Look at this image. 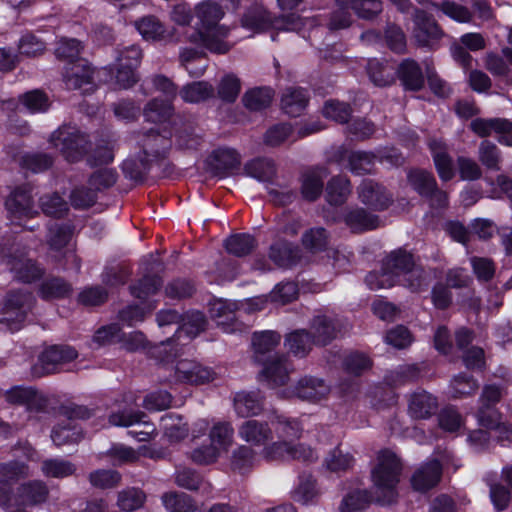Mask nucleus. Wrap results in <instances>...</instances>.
Returning a JSON list of instances; mask_svg holds the SVG:
<instances>
[{
	"instance_id": "1",
	"label": "nucleus",
	"mask_w": 512,
	"mask_h": 512,
	"mask_svg": "<svg viewBox=\"0 0 512 512\" xmlns=\"http://www.w3.org/2000/svg\"><path fill=\"white\" fill-rule=\"evenodd\" d=\"M365 281L371 290L401 285L411 292H420L429 285L428 274L406 250L397 249L388 254L379 272H370Z\"/></svg>"
},
{
	"instance_id": "2",
	"label": "nucleus",
	"mask_w": 512,
	"mask_h": 512,
	"mask_svg": "<svg viewBox=\"0 0 512 512\" xmlns=\"http://www.w3.org/2000/svg\"><path fill=\"white\" fill-rule=\"evenodd\" d=\"M377 461L372 470V481L377 490L383 493V498H379V502L390 504L397 495L395 489L400 479L402 465L397 456L389 450L379 452Z\"/></svg>"
},
{
	"instance_id": "3",
	"label": "nucleus",
	"mask_w": 512,
	"mask_h": 512,
	"mask_svg": "<svg viewBox=\"0 0 512 512\" xmlns=\"http://www.w3.org/2000/svg\"><path fill=\"white\" fill-rule=\"evenodd\" d=\"M49 142L70 163L82 160L91 149L88 136L72 126L59 127L50 135Z\"/></svg>"
},
{
	"instance_id": "4",
	"label": "nucleus",
	"mask_w": 512,
	"mask_h": 512,
	"mask_svg": "<svg viewBox=\"0 0 512 512\" xmlns=\"http://www.w3.org/2000/svg\"><path fill=\"white\" fill-rule=\"evenodd\" d=\"M242 26L255 31L273 28L282 31H299L304 20L296 14L272 18L262 6H254L246 11L242 17Z\"/></svg>"
},
{
	"instance_id": "5",
	"label": "nucleus",
	"mask_w": 512,
	"mask_h": 512,
	"mask_svg": "<svg viewBox=\"0 0 512 512\" xmlns=\"http://www.w3.org/2000/svg\"><path fill=\"white\" fill-rule=\"evenodd\" d=\"M32 293L13 290L7 293L0 311V323L6 324L12 331L19 330L34 305Z\"/></svg>"
},
{
	"instance_id": "6",
	"label": "nucleus",
	"mask_w": 512,
	"mask_h": 512,
	"mask_svg": "<svg viewBox=\"0 0 512 512\" xmlns=\"http://www.w3.org/2000/svg\"><path fill=\"white\" fill-rule=\"evenodd\" d=\"M91 414V411L84 406L64 408L63 415L65 419L61 420L52 430L51 438L54 444L63 446L80 441L82 435L73 421L77 419H88Z\"/></svg>"
},
{
	"instance_id": "7",
	"label": "nucleus",
	"mask_w": 512,
	"mask_h": 512,
	"mask_svg": "<svg viewBox=\"0 0 512 512\" xmlns=\"http://www.w3.org/2000/svg\"><path fill=\"white\" fill-rule=\"evenodd\" d=\"M31 184H22L15 187L5 201V207L12 221L21 225L24 219H31L38 215L32 195Z\"/></svg>"
},
{
	"instance_id": "8",
	"label": "nucleus",
	"mask_w": 512,
	"mask_h": 512,
	"mask_svg": "<svg viewBox=\"0 0 512 512\" xmlns=\"http://www.w3.org/2000/svg\"><path fill=\"white\" fill-rule=\"evenodd\" d=\"M262 455L267 460L291 459L312 463L318 459L315 450L304 444H293L283 440L271 443L262 451Z\"/></svg>"
},
{
	"instance_id": "9",
	"label": "nucleus",
	"mask_w": 512,
	"mask_h": 512,
	"mask_svg": "<svg viewBox=\"0 0 512 512\" xmlns=\"http://www.w3.org/2000/svg\"><path fill=\"white\" fill-rule=\"evenodd\" d=\"M133 140L139 147V155L151 161L153 164L166 158L170 148V140L158 131L150 129L146 132H137Z\"/></svg>"
},
{
	"instance_id": "10",
	"label": "nucleus",
	"mask_w": 512,
	"mask_h": 512,
	"mask_svg": "<svg viewBox=\"0 0 512 512\" xmlns=\"http://www.w3.org/2000/svg\"><path fill=\"white\" fill-rule=\"evenodd\" d=\"M229 34L230 28L228 26H216L204 30H196L188 36V41L193 44H200L211 53L226 54L233 47V44L228 41Z\"/></svg>"
},
{
	"instance_id": "11",
	"label": "nucleus",
	"mask_w": 512,
	"mask_h": 512,
	"mask_svg": "<svg viewBox=\"0 0 512 512\" xmlns=\"http://www.w3.org/2000/svg\"><path fill=\"white\" fill-rule=\"evenodd\" d=\"M4 260L14 277L24 283L34 282L44 273L43 269L28 257V253L19 248H15L12 253L5 255Z\"/></svg>"
},
{
	"instance_id": "12",
	"label": "nucleus",
	"mask_w": 512,
	"mask_h": 512,
	"mask_svg": "<svg viewBox=\"0 0 512 512\" xmlns=\"http://www.w3.org/2000/svg\"><path fill=\"white\" fill-rule=\"evenodd\" d=\"M479 137L496 136L504 145L512 146V122L503 118H476L469 125Z\"/></svg>"
},
{
	"instance_id": "13",
	"label": "nucleus",
	"mask_w": 512,
	"mask_h": 512,
	"mask_svg": "<svg viewBox=\"0 0 512 512\" xmlns=\"http://www.w3.org/2000/svg\"><path fill=\"white\" fill-rule=\"evenodd\" d=\"M181 323V326L177 329L172 338L162 341L159 346L153 348V355H160L162 352H167V348L171 347L174 342L180 340L183 334L189 339L196 337L204 330L206 320L202 312L193 311L182 316Z\"/></svg>"
},
{
	"instance_id": "14",
	"label": "nucleus",
	"mask_w": 512,
	"mask_h": 512,
	"mask_svg": "<svg viewBox=\"0 0 512 512\" xmlns=\"http://www.w3.org/2000/svg\"><path fill=\"white\" fill-rule=\"evenodd\" d=\"M415 28L414 38L421 47L432 45L444 36V32L432 15L416 9L413 16Z\"/></svg>"
},
{
	"instance_id": "15",
	"label": "nucleus",
	"mask_w": 512,
	"mask_h": 512,
	"mask_svg": "<svg viewBox=\"0 0 512 512\" xmlns=\"http://www.w3.org/2000/svg\"><path fill=\"white\" fill-rule=\"evenodd\" d=\"M216 373L196 361L183 359L174 367V380L193 385H202L213 381Z\"/></svg>"
},
{
	"instance_id": "16",
	"label": "nucleus",
	"mask_w": 512,
	"mask_h": 512,
	"mask_svg": "<svg viewBox=\"0 0 512 512\" xmlns=\"http://www.w3.org/2000/svg\"><path fill=\"white\" fill-rule=\"evenodd\" d=\"M262 363L264 368L261 376L272 388L285 385L290 378V373L294 371L292 363L284 355L269 356Z\"/></svg>"
},
{
	"instance_id": "17",
	"label": "nucleus",
	"mask_w": 512,
	"mask_h": 512,
	"mask_svg": "<svg viewBox=\"0 0 512 512\" xmlns=\"http://www.w3.org/2000/svg\"><path fill=\"white\" fill-rule=\"evenodd\" d=\"M442 477V465L437 459L421 464L412 474L410 482L415 491L424 493L438 485Z\"/></svg>"
},
{
	"instance_id": "18",
	"label": "nucleus",
	"mask_w": 512,
	"mask_h": 512,
	"mask_svg": "<svg viewBox=\"0 0 512 512\" xmlns=\"http://www.w3.org/2000/svg\"><path fill=\"white\" fill-rule=\"evenodd\" d=\"M7 402L26 406L31 412H40L46 409L48 401L33 387L15 386L5 392Z\"/></svg>"
},
{
	"instance_id": "19",
	"label": "nucleus",
	"mask_w": 512,
	"mask_h": 512,
	"mask_svg": "<svg viewBox=\"0 0 512 512\" xmlns=\"http://www.w3.org/2000/svg\"><path fill=\"white\" fill-rule=\"evenodd\" d=\"M358 196L362 203L375 210H384L392 202V195L386 188L371 179L362 181L358 187Z\"/></svg>"
},
{
	"instance_id": "20",
	"label": "nucleus",
	"mask_w": 512,
	"mask_h": 512,
	"mask_svg": "<svg viewBox=\"0 0 512 512\" xmlns=\"http://www.w3.org/2000/svg\"><path fill=\"white\" fill-rule=\"evenodd\" d=\"M330 393V387L324 380L312 376L301 378L291 391V396H295L303 401L312 403L325 399Z\"/></svg>"
},
{
	"instance_id": "21",
	"label": "nucleus",
	"mask_w": 512,
	"mask_h": 512,
	"mask_svg": "<svg viewBox=\"0 0 512 512\" xmlns=\"http://www.w3.org/2000/svg\"><path fill=\"white\" fill-rule=\"evenodd\" d=\"M239 437L251 446H264L273 439V431L267 422L250 419L238 428Z\"/></svg>"
},
{
	"instance_id": "22",
	"label": "nucleus",
	"mask_w": 512,
	"mask_h": 512,
	"mask_svg": "<svg viewBox=\"0 0 512 512\" xmlns=\"http://www.w3.org/2000/svg\"><path fill=\"white\" fill-rule=\"evenodd\" d=\"M78 356L77 351L69 346H51L41 353L38 364L42 374H50L57 371L58 366L71 362Z\"/></svg>"
},
{
	"instance_id": "23",
	"label": "nucleus",
	"mask_w": 512,
	"mask_h": 512,
	"mask_svg": "<svg viewBox=\"0 0 512 512\" xmlns=\"http://www.w3.org/2000/svg\"><path fill=\"white\" fill-rule=\"evenodd\" d=\"M329 171L326 167L316 166L305 170L301 175V194L308 201H315L323 192L324 181Z\"/></svg>"
},
{
	"instance_id": "24",
	"label": "nucleus",
	"mask_w": 512,
	"mask_h": 512,
	"mask_svg": "<svg viewBox=\"0 0 512 512\" xmlns=\"http://www.w3.org/2000/svg\"><path fill=\"white\" fill-rule=\"evenodd\" d=\"M63 79L67 89H81L85 85L92 84L93 69L87 60L77 59L76 62L67 64Z\"/></svg>"
},
{
	"instance_id": "25",
	"label": "nucleus",
	"mask_w": 512,
	"mask_h": 512,
	"mask_svg": "<svg viewBox=\"0 0 512 512\" xmlns=\"http://www.w3.org/2000/svg\"><path fill=\"white\" fill-rule=\"evenodd\" d=\"M438 400L426 391L411 394L408 400V414L415 420H426L438 411Z\"/></svg>"
},
{
	"instance_id": "26",
	"label": "nucleus",
	"mask_w": 512,
	"mask_h": 512,
	"mask_svg": "<svg viewBox=\"0 0 512 512\" xmlns=\"http://www.w3.org/2000/svg\"><path fill=\"white\" fill-rule=\"evenodd\" d=\"M194 14L197 19L196 30H204L222 26L220 21L224 17L225 12L218 3L205 0L195 5Z\"/></svg>"
},
{
	"instance_id": "27",
	"label": "nucleus",
	"mask_w": 512,
	"mask_h": 512,
	"mask_svg": "<svg viewBox=\"0 0 512 512\" xmlns=\"http://www.w3.org/2000/svg\"><path fill=\"white\" fill-rule=\"evenodd\" d=\"M268 256L277 267L288 268L299 261L300 250L286 240H277L269 247Z\"/></svg>"
},
{
	"instance_id": "28",
	"label": "nucleus",
	"mask_w": 512,
	"mask_h": 512,
	"mask_svg": "<svg viewBox=\"0 0 512 512\" xmlns=\"http://www.w3.org/2000/svg\"><path fill=\"white\" fill-rule=\"evenodd\" d=\"M339 332V325L335 319L326 315H318L313 318L310 325V333L315 345H327Z\"/></svg>"
},
{
	"instance_id": "29",
	"label": "nucleus",
	"mask_w": 512,
	"mask_h": 512,
	"mask_svg": "<svg viewBox=\"0 0 512 512\" xmlns=\"http://www.w3.org/2000/svg\"><path fill=\"white\" fill-rule=\"evenodd\" d=\"M175 483L184 489L210 494L212 485L206 481L196 470L188 467L178 468L175 473Z\"/></svg>"
},
{
	"instance_id": "30",
	"label": "nucleus",
	"mask_w": 512,
	"mask_h": 512,
	"mask_svg": "<svg viewBox=\"0 0 512 512\" xmlns=\"http://www.w3.org/2000/svg\"><path fill=\"white\" fill-rule=\"evenodd\" d=\"M72 236V230L67 225L53 224L48 228L47 243L49 249L54 253V257L58 258V254L66 257L73 256V253L66 249Z\"/></svg>"
},
{
	"instance_id": "31",
	"label": "nucleus",
	"mask_w": 512,
	"mask_h": 512,
	"mask_svg": "<svg viewBox=\"0 0 512 512\" xmlns=\"http://www.w3.org/2000/svg\"><path fill=\"white\" fill-rule=\"evenodd\" d=\"M429 148L432 152L439 177L443 181L451 180L454 176V169L446 145L442 141L433 139L429 141Z\"/></svg>"
},
{
	"instance_id": "32",
	"label": "nucleus",
	"mask_w": 512,
	"mask_h": 512,
	"mask_svg": "<svg viewBox=\"0 0 512 512\" xmlns=\"http://www.w3.org/2000/svg\"><path fill=\"white\" fill-rule=\"evenodd\" d=\"M398 77L407 90L418 91L424 85L422 70L418 63L411 59H406L399 65Z\"/></svg>"
},
{
	"instance_id": "33",
	"label": "nucleus",
	"mask_w": 512,
	"mask_h": 512,
	"mask_svg": "<svg viewBox=\"0 0 512 512\" xmlns=\"http://www.w3.org/2000/svg\"><path fill=\"white\" fill-rule=\"evenodd\" d=\"M234 409L240 417L259 414L263 409V401L259 392H238L234 396Z\"/></svg>"
},
{
	"instance_id": "34",
	"label": "nucleus",
	"mask_w": 512,
	"mask_h": 512,
	"mask_svg": "<svg viewBox=\"0 0 512 512\" xmlns=\"http://www.w3.org/2000/svg\"><path fill=\"white\" fill-rule=\"evenodd\" d=\"M72 287L65 279L60 277H47L39 286L38 294L44 300H54L68 297Z\"/></svg>"
},
{
	"instance_id": "35",
	"label": "nucleus",
	"mask_w": 512,
	"mask_h": 512,
	"mask_svg": "<svg viewBox=\"0 0 512 512\" xmlns=\"http://www.w3.org/2000/svg\"><path fill=\"white\" fill-rule=\"evenodd\" d=\"M307 104L308 94L302 88H287L281 98L282 109L292 117L299 116Z\"/></svg>"
},
{
	"instance_id": "36",
	"label": "nucleus",
	"mask_w": 512,
	"mask_h": 512,
	"mask_svg": "<svg viewBox=\"0 0 512 512\" xmlns=\"http://www.w3.org/2000/svg\"><path fill=\"white\" fill-rule=\"evenodd\" d=\"M344 221L353 232L375 229L379 225L378 217L363 208L349 210L344 216Z\"/></svg>"
},
{
	"instance_id": "37",
	"label": "nucleus",
	"mask_w": 512,
	"mask_h": 512,
	"mask_svg": "<svg viewBox=\"0 0 512 512\" xmlns=\"http://www.w3.org/2000/svg\"><path fill=\"white\" fill-rule=\"evenodd\" d=\"M210 442L220 451L227 452L234 440V428L228 421H216L208 433Z\"/></svg>"
},
{
	"instance_id": "38",
	"label": "nucleus",
	"mask_w": 512,
	"mask_h": 512,
	"mask_svg": "<svg viewBox=\"0 0 512 512\" xmlns=\"http://www.w3.org/2000/svg\"><path fill=\"white\" fill-rule=\"evenodd\" d=\"M172 101L154 98L143 109L145 120L152 123H164L173 115Z\"/></svg>"
},
{
	"instance_id": "39",
	"label": "nucleus",
	"mask_w": 512,
	"mask_h": 512,
	"mask_svg": "<svg viewBox=\"0 0 512 512\" xmlns=\"http://www.w3.org/2000/svg\"><path fill=\"white\" fill-rule=\"evenodd\" d=\"M274 91L269 87H256L247 90L242 98L244 106L250 111H261L270 106Z\"/></svg>"
},
{
	"instance_id": "40",
	"label": "nucleus",
	"mask_w": 512,
	"mask_h": 512,
	"mask_svg": "<svg viewBox=\"0 0 512 512\" xmlns=\"http://www.w3.org/2000/svg\"><path fill=\"white\" fill-rule=\"evenodd\" d=\"M280 340V334L274 331L254 333L252 344L256 361L261 363L266 361L265 355L273 351L279 345Z\"/></svg>"
},
{
	"instance_id": "41",
	"label": "nucleus",
	"mask_w": 512,
	"mask_h": 512,
	"mask_svg": "<svg viewBox=\"0 0 512 512\" xmlns=\"http://www.w3.org/2000/svg\"><path fill=\"white\" fill-rule=\"evenodd\" d=\"M161 428L170 442H178L187 437L189 427L180 415L166 414L161 418Z\"/></svg>"
},
{
	"instance_id": "42",
	"label": "nucleus",
	"mask_w": 512,
	"mask_h": 512,
	"mask_svg": "<svg viewBox=\"0 0 512 512\" xmlns=\"http://www.w3.org/2000/svg\"><path fill=\"white\" fill-rule=\"evenodd\" d=\"M244 171L247 176L263 182L271 181L276 175L275 163L269 158H255L248 161Z\"/></svg>"
},
{
	"instance_id": "43",
	"label": "nucleus",
	"mask_w": 512,
	"mask_h": 512,
	"mask_svg": "<svg viewBox=\"0 0 512 512\" xmlns=\"http://www.w3.org/2000/svg\"><path fill=\"white\" fill-rule=\"evenodd\" d=\"M239 154L233 149H218L213 154L212 165L217 175L224 176L240 166Z\"/></svg>"
},
{
	"instance_id": "44",
	"label": "nucleus",
	"mask_w": 512,
	"mask_h": 512,
	"mask_svg": "<svg viewBox=\"0 0 512 512\" xmlns=\"http://www.w3.org/2000/svg\"><path fill=\"white\" fill-rule=\"evenodd\" d=\"M146 501V494L137 487H127L117 494V506L124 512H132L141 508Z\"/></svg>"
},
{
	"instance_id": "45",
	"label": "nucleus",
	"mask_w": 512,
	"mask_h": 512,
	"mask_svg": "<svg viewBox=\"0 0 512 512\" xmlns=\"http://www.w3.org/2000/svg\"><path fill=\"white\" fill-rule=\"evenodd\" d=\"M313 337L306 330H296L287 335L285 345L297 357H305L312 349Z\"/></svg>"
},
{
	"instance_id": "46",
	"label": "nucleus",
	"mask_w": 512,
	"mask_h": 512,
	"mask_svg": "<svg viewBox=\"0 0 512 512\" xmlns=\"http://www.w3.org/2000/svg\"><path fill=\"white\" fill-rule=\"evenodd\" d=\"M162 502L170 512H195L197 504L191 496L185 493L168 492L163 494Z\"/></svg>"
},
{
	"instance_id": "47",
	"label": "nucleus",
	"mask_w": 512,
	"mask_h": 512,
	"mask_svg": "<svg viewBox=\"0 0 512 512\" xmlns=\"http://www.w3.org/2000/svg\"><path fill=\"white\" fill-rule=\"evenodd\" d=\"M430 5L459 23H469L473 18V13L468 7L454 1L444 0L441 2H432Z\"/></svg>"
},
{
	"instance_id": "48",
	"label": "nucleus",
	"mask_w": 512,
	"mask_h": 512,
	"mask_svg": "<svg viewBox=\"0 0 512 512\" xmlns=\"http://www.w3.org/2000/svg\"><path fill=\"white\" fill-rule=\"evenodd\" d=\"M327 201L332 205L343 204L351 193L350 181L346 177H333L326 187Z\"/></svg>"
},
{
	"instance_id": "49",
	"label": "nucleus",
	"mask_w": 512,
	"mask_h": 512,
	"mask_svg": "<svg viewBox=\"0 0 512 512\" xmlns=\"http://www.w3.org/2000/svg\"><path fill=\"white\" fill-rule=\"evenodd\" d=\"M77 468L71 461L54 458L42 462L41 471L46 477L65 478L75 474Z\"/></svg>"
},
{
	"instance_id": "50",
	"label": "nucleus",
	"mask_w": 512,
	"mask_h": 512,
	"mask_svg": "<svg viewBox=\"0 0 512 512\" xmlns=\"http://www.w3.org/2000/svg\"><path fill=\"white\" fill-rule=\"evenodd\" d=\"M225 247L230 254L243 257L255 249L256 240L250 234H235L225 241Z\"/></svg>"
},
{
	"instance_id": "51",
	"label": "nucleus",
	"mask_w": 512,
	"mask_h": 512,
	"mask_svg": "<svg viewBox=\"0 0 512 512\" xmlns=\"http://www.w3.org/2000/svg\"><path fill=\"white\" fill-rule=\"evenodd\" d=\"M255 461L256 453L252 447L241 445L232 453L231 468L240 474H245L252 469Z\"/></svg>"
},
{
	"instance_id": "52",
	"label": "nucleus",
	"mask_w": 512,
	"mask_h": 512,
	"mask_svg": "<svg viewBox=\"0 0 512 512\" xmlns=\"http://www.w3.org/2000/svg\"><path fill=\"white\" fill-rule=\"evenodd\" d=\"M214 95V88L207 82H194L184 86L180 96L185 102L198 103Z\"/></svg>"
},
{
	"instance_id": "53",
	"label": "nucleus",
	"mask_w": 512,
	"mask_h": 512,
	"mask_svg": "<svg viewBox=\"0 0 512 512\" xmlns=\"http://www.w3.org/2000/svg\"><path fill=\"white\" fill-rule=\"evenodd\" d=\"M342 6L350 4V8L363 19H372L382 11L380 0H336Z\"/></svg>"
},
{
	"instance_id": "54",
	"label": "nucleus",
	"mask_w": 512,
	"mask_h": 512,
	"mask_svg": "<svg viewBox=\"0 0 512 512\" xmlns=\"http://www.w3.org/2000/svg\"><path fill=\"white\" fill-rule=\"evenodd\" d=\"M408 182L422 197H425L437 185L432 173L425 170H412L408 173Z\"/></svg>"
},
{
	"instance_id": "55",
	"label": "nucleus",
	"mask_w": 512,
	"mask_h": 512,
	"mask_svg": "<svg viewBox=\"0 0 512 512\" xmlns=\"http://www.w3.org/2000/svg\"><path fill=\"white\" fill-rule=\"evenodd\" d=\"M90 484L98 489H112L117 487L122 480L121 474L116 470L98 469L88 476Z\"/></svg>"
},
{
	"instance_id": "56",
	"label": "nucleus",
	"mask_w": 512,
	"mask_h": 512,
	"mask_svg": "<svg viewBox=\"0 0 512 512\" xmlns=\"http://www.w3.org/2000/svg\"><path fill=\"white\" fill-rule=\"evenodd\" d=\"M377 156L365 151H353L348 156L349 168L352 173L363 175L371 173Z\"/></svg>"
},
{
	"instance_id": "57",
	"label": "nucleus",
	"mask_w": 512,
	"mask_h": 512,
	"mask_svg": "<svg viewBox=\"0 0 512 512\" xmlns=\"http://www.w3.org/2000/svg\"><path fill=\"white\" fill-rule=\"evenodd\" d=\"M478 159L487 169L498 171L501 168V152L491 141L484 140L480 143Z\"/></svg>"
},
{
	"instance_id": "58",
	"label": "nucleus",
	"mask_w": 512,
	"mask_h": 512,
	"mask_svg": "<svg viewBox=\"0 0 512 512\" xmlns=\"http://www.w3.org/2000/svg\"><path fill=\"white\" fill-rule=\"evenodd\" d=\"M39 205L45 215L56 218L64 216L69 209L67 202L57 193L42 196Z\"/></svg>"
},
{
	"instance_id": "59",
	"label": "nucleus",
	"mask_w": 512,
	"mask_h": 512,
	"mask_svg": "<svg viewBox=\"0 0 512 512\" xmlns=\"http://www.w3.org/2000/svg\"><path fill=\"white\" fill-rule=\"evenodd\" d=\"M241 91V81L234 74L223 76L217 86L218 97L225 102H234Z\"/></svg>"
},
{
	"instance_id": "60",
	"label": "nucleus",
	"mask_w": 512,
	"mask_h": 512,
	"mask_svg": "<svg viewBox=\"0 0 512 512\" xmlns=\"http://www.w3.org/2000/svg\"><path fill=\"white\" fill-rule=\"evenodd\" d=\"M29 475L28 466L18 461L0 463V481L11 486Z\"/></svg>"
},
{
	"instance_id": "61",
	"label": "nucleus",
	"mask_w": 512,
	"mask_h": 512,
	"mask_svg": "<svg viewBox=\"0 0 512 512\" xmlns=\"http://www.w3.org/2000/svg\"><path fill=\"white\" fill-rule=\"evenodd\" d=\"M145 417L146 415L142 411H132L118 407L109 414L108 423L116 427H129L139 423Z\"/></svg>"
},
{
	"instance_id": "62",
	"label": "nucleus",
	"mask_w": 512,
	"mask_h": 512,
	"mask_svg": "<svg viewBox=\"0 0 512 512\" xmlns=\"http://www.w3.org/2000/svg\"><path fill=\"white\" fill-rule=\"evenodd\" d=\"M19 100L31 113L46 112L50 106L48 96L40 90L26 92L20 96Z\"/></svg>"
},
{
	"instance_id": "63",
	"label": "nucleus",
	"mask_w": 512,
	"mask_h": 512,
	"mask_svg": "<svg viewBox=\"0 0 512 512\" xmlns=\"http://www.w3.org/2000/svg\"><path fill=\"white\" fill-rule=\"evenodd\" d=\"M135 27L142 37L147 40L159 39L165 33L164 26L154 16H146L136 21Z\"/></svg>"
},
{
	"instance_id": "64",
	"label": "nucleus",
	"mask_w": 512,
	"mask_h": 512,
	"mask_svg": "<svg viewBox=\"0 0 512 512\" xmlns=\"http://www.w3.org/2000/svg\"><path fill=\"white\" fill-rule=\"evenodd\" d=\"M371 499L366 490H356L343 498L339 510L340 512H359L365 509Z\"/></svg>"
}]
</instances>
